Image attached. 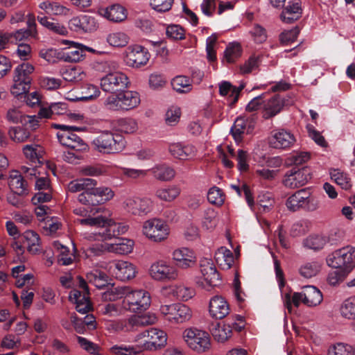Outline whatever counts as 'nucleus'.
I'll return each instance as SVG.
<instances>
[{
    "mask_svg": "<svg viewBox=\"0 0 355 355\" xmlns=\"http://www.w3.org/2000/svg\"><path fill=\"white\" fill-rule=\"evenodd\" d=\"M162 293L165 296H172L178 300L187 302L195 296L196 291L192 287L176 284L163 287Z\"/></svg>",
    "mask_w": 355,
    "mask_h": 355,
    "instance_id": "nucleus-18",
    "label": "nucleus"
},
{
    "mask_svg": "<svg viewBox=\"0 0 355 355\" xmlns=\"http://www.w3.org/2000/svg\"><path fill=\"white\" fill-rule=\"evenodd\" d=\"M91 212L92 216L89 215L85 218H78L76 222L84 226L101 227L107 225L112 216L111 211L104 207L94 208Z\"/></svg>",
    "mask_w": 355,
    "mask_h": 355,
    "instance_id": "nucleus-16",
    "label": "nucleus"
},
{
    "mask_svg": "<svg viewBox=\"0 0 355 355\" xmlns=\"http://www.w3.org/2000/svg\"><path fill=\"white\" fill-rule=\"evenodd\" d=\"M283 300L284 306L291 312L292 309V304L296 307H298L301 303L304 304L303 290L302 292L294 293L292 297L289 293L285 294L283 297Z\"/></svg>",
    "mask_w": 355,
    "mask_h": 355,
    "instance_id": "nucleus-62",
    "label": "nucleus"
},
{
    "mask_svg": "<svg viewBox=\"0 0 355 355\" xmlns=\"http://www.w3.org/2000/svg\"><path fill=\"white\" fill-rule=\"evenodd\" d=\"M69 27L77 33H87L96 30L98 24L94 17L81 15L71 18L69 21Z\"/></svg>",
    "mask_w": 355,
    "mask_h": 355,
    "instance_id": "nucleus-19",
    "label": "nucleus"
},
{
    "mask_svg": "<svg viewBox=\"0 0 355 355\" xmlns=\"http://www.w3.org/2000/svg\"><path fill=\"white\" fill-rule=\"evenodd\" d=\"M230 132L235 141L239 144L243 140L245 133L248 134L251 132L250 122L244 118L238 117L231 128Z\"/></svg>",
    "mask_w": 355,
    "mask_h": 355,
    "instance_id": "nucleus-34",
    "label": "nucleus"
},
{
    "mask_svg": "<svg viewBox=\"0 0 355 355\" xmlns=\"http://www.w3.org/2000/svg\"><path fill=\"white\" fill-rule=\"evenodd\" d=\"M284 105L283 100L279 96H275L267 101L264 99L262 117L269 119L275 116L282 111Z\"/></svg>",
    "mask_w": 355,
    "mask_h": 355,
    "instance_id": "nucleus-29",
    "label": "nucleus"
},
{
    "mask_svg": "<svg viewBox=\"0 0 355 355\" xmlns=\"http://www.w3.org/2000/svg\"><path fill=\"white\" fill-rule=\"evenodd\" d=\"M172 255L177 266L182 269L191 268L196 262L194 252L187 248H180L175 250Z\"/></svg>",
    "mask_w": 355,
    "mask_h": 355,
    "instance_id": "nucleus-26",
    "label": "nucleus"
},
{
    "mask_svg": "<svg viewBox=\"0 0 355 355\" xmlns=\"http://www.w3.org/2000/svg\"><path fill=\"white\" fill-rule=\"evenodd\" d=\"M8 184L10 190L18 196H23L28 193L27 184L18 171L13 170L10 172Z\"/></svg>",
    "mask_w": 355,
    "mask_h": 355,
    "instance_id": "nucleus-28",
    "label": "nucleus"
},
{
    "mask_svg": "<svg viewBox=\"0 0 355 355\" xmlns=\"http://www.w3.org/2000/svg\"><path fill=\"white\" fill-rule=\"evenodd\" d=\"M209 331L214 338L220 343L225 342L232 335V327L225 323H212L210 326Z\"/></svg>",
    "mask_w": 355,
    "mask_h": 355,
    "instance_id": "nucleus-32",
    "label": "nucleus"
},
{
    "mask_svg": "<svg viewBox=\"0 0 355 355\" xmlns=\"http://www.w3.org/2000/svg\"><path fill=\"white\" fill-rule=\"evenodd\" d=\"M123 307L132 312L146 310L150 304V296L145 290L132 291L128 287L125 298L123 300Z\"/></svg>",
    "mask_w": 355,
    "mask_h": 355,
    "instance_id": "nucleus-8",
    "label": "nucleus"
},
{
    "mask_svg": "<svg viewBox=\"0 0 355 355\" xmlns=\"http://www.w3.org/2000/svg\"><path fill=\"white\" fill-rule=\"evenodd\" d=\"M200 268L204 279L209 286H216L220 284V275L211 259H202L200 261Z\"/></svg>",
    "mask_w": 355,
    "mask_h": 355,
    "instance_id": "nucleus-25",
    "label": "nucleus"
},
{
    "mask_svg": "<svg viewBox=\"0 0 355 355\" xmlns=\"http://www.w3.org/2000/svg\"><path fill=\"white\" fill-rule=\"evenodd\" d=\"M114 196V191L108 187L94 186L91 193L81 196L82 204L85 205H97L111 200Z\"/></svg>",
    "mask_w": 355,
    "mask_h": 355,
    "instance_id": "nucleus-14",
    "label": "nucleus"
},
{
    "mask_svg": "<svg viewBox=\"0 0 355 355\" xmlns=\"http://www.w3.org/2000/svg\"><path fill=\"white\" fill-rule=\"evenodd\" d=\"M103 16L110 21L119 22L123 21L126 17L125 9L119 5H112L103 10Z\"/></svg>",
    "mask_w": 355,
    "mask_h": 355,
    "instance_id": "nucleus-45",
    "label": "nucleus"
},
{
    "mask_svg": "<svg viewBox=\"0 0 355 355\" xmlns=\"http://www.w3.org/2000/svg\"><path fill=\"white\" fill-rule=\"evenodd\" d=\"M286 208L293 212L303 209L315 211L320 207L318 198L309 189H302L290 196L286 201Z\"/></svg>",
    "mask_w": 355,
    "mask_h": 355,
    "instance_id": "nucleus-1",
    "label": "nucleus"
},
{
    "mask_svg": "<svg viewBox=\"0 0 355 355\" xmlns=\"http://www.w3.org/2000/svg\"><path fill=\"white\" fill-rule=\"evenodd\" d=\"M157 317L154 313L133 315L125 320V332H135L140 327L155 324Z\"/></svg>",
    "mask_w": 355,
    "mask_h": 355,
    "instance_id": "nucleus-20",
    "label": "nucleus"
},
{
    "mask_svg": "<svg viewBox=\"0 0 355 355\" xmlns=\"http://www.w3.org/2000/svg\"><path fill=\"white\" fill-rule=\"evenodd\" d=\"M326 262L329 267L349 273L355 268V248L347 245L338 249L327 256Z\"/></svg>",
    "mask_w": 355,
    "mask_h": 355,
    "instance_id": "nucleus-2",
    "label": "nucleus"
},
{
    "mask_svg": "<svg viewBox=\"0 0 355 355\" xmlns=\"http://www.w3.org/2000/svg\"><path fill=\"white\" fill-rule=\"evenodd\" d=\"M150 57V53L144 46L130 45L125 51L124 61L129 67L139 68L147 64Z\"/></svg>",
    "mask_w": 355,
    "mask_h": 355,
    "instance_id": "nucleus-13",
    "label": "nucleus"
},
{
    "mask_svg": "<svg viewBox=\"0 0 355 355\" xmlns=\"http://www.w3.org/2000/svg\"><path fill=\"white\" fill-rule=\"evenodd\" d=\"M128 292L127 286L111 287L101 293V301L115 302L116 301L125 298Z\"/></svg>",
    "mask_w": 355,
    "mask_h": 355,
    "instance_id": "nucleus-40",
    "label": "nucleus"
},
{
    "mask_svg": "<svg viewBox=\"0 0 355 355\" xmlns=\"http://www.w3.org/2000/svg\"><path fill=\"white\" fill-rule=\"evenodd\" d=\"M249 34L256 44H263L268 38L266 29L259 24H254L249 31Z\"/></svg>",
    "mask_w": 355,
    "mask_h": 355,
    "instance_id": "nucleus-57",
    "label": "nucleus"
},
{
    "mask_svg": "<svg viewBox=\"0 0 355 355\" xmlns=\"http://www.w3.org/2000/svg\"><path fill=\"white\" fill-rule=\"evenodd\" d=\"M93 144L98 152L111 154L121 152L125 146V141L121 135L105 131L93 140Z\"/></svg>",
    "mask_w": 355,
    "mask_h": 355,
    "instance_id": "nucleus-4",
    "label": "nucleus"
},
{
    "mask_svg": "<svg viewBox=\"0 0 355 355\" xmlns=\"http://www.w3.org/2000/svg\"><path fill=\"white\" fill-rule=\"evenodd\" d=\"M329 241V239L326 236L313 234L304 239L303 244L306 248L317 251L322 250Z\"/></svg>",
    "mask_w": 355,
    "mask_h": 355,
    "instance_id": "nucleus-47",
    "label": "nucleus"
},
{
    "mask_svg": "<svg viewBox=\"0 0 355 355\" xmlns=\"http://www.w3.org/2000/svg\"><path fill=\"white\" fill-rule=\"evenodd\" d=\"M62 43L69 45L62 53V58L64 61L77 62L83 59L85 57L82 49L83 44L67 40H62Z\"/></svg>",
    "mask_w": 355,
    "mask_h": 355,
    "instance_id": "nucleus-27",
    "label": "nucleus"
},
{
    "mask_svg": "<svg viewBox=\"0 0 355 355\" xmlns=\"http://www.w3.org/2000/svg\"><path fill=\"white\" fill-rule=\"evenodd\" d=\"M181 193V188L176 184H171L158 188L155 196L161 201L172 202L175 200Z\"/></svg>",
    "mask_w": 355,
    "mask_h": 355,
    "instance_id": "nucleus-31",
    "label": "nucleus"
},
{
    "mask_svg": "<svg viewBox=\"0 0 355 355\" xmlns=\"http://www.w3.org/2000/svg\"><path fill=\"white\" fill-rule=\"evenodd\" d=\"M108 270L121 281L129 280L135 277L136 274L135 266L130 262L122 260H115L110 262Z\"/></svg>",
    "mask_w": 355,
    "mask_h": 355,
    "instance_id": "nucleus-17",
    "label": "nucleus"
},
{
    "mask_svg": "<svg viewBox=\"0 0 355 355\" xmlns=\"http://www.w3.org/2000/svg\"><path fill=\"white\" fill-rule=\"evenodd\" d=\"M311 178L310 170L308 168H293L285 174L283 184L287 188L295 189L305 185Z\"/></svg>",
    "mask_w": 355,
    "mask_h": 355,
    "instance_id": "nucleus-15",
    "label": "nucleus"
},
{
    "mask_svg": "<svg viewBox=\"0 0 355 355\" xmlns=\"http://www.w3.org/2000/svg\"><path fill=\"white\" fill-rule=\"evenodd\" d=\"M24 238L28 251L33 254L40 251V239L39 235L33 230H27L24 233Z\"/></svg>",
    "mask_w": 355,
    "mask_h": 355,
    "instance_id": "nucleus-48",
    "label": "nucleus"
},
{
    "mask_svg": "<svg viewBox=\"0 0 355 355\" xmlns=\"http://www.w3.org/2000/svg\"><path fill=\"white\" fill-rule=\"evenodd\" d=\"M110 352L113 355H139L140 350L135 345H114L110 348Z\"/></svg>",
    "mask_w": 355,
    "mask_h": 355,
    "instance_id": "nucleus-56",
    "label": "nucleus"
},
{
    "mask_svg": "<svg viewBox=\"0 0 355 355\" xmlns=\"http://www.w3.org/2000/svg\"><path fill=\"white\" fill-rule=\"evenodd\" d=\"M241 46L238 42L230 43L225 51L223 61L225 60L228 63L234 62L241 55Z\"/></svg>",
    "mask_w": 355,
    "mask_h": 355,
    "instance_id": "nucleus-54",
    "label": "nucleus"
},
{
    "mask_svg": "<svg viewBox=\"0 0 355 355\" xmlns=\"http://www.w3.org/2000/svg\"><path fill=\"white\" fill-rule=\"evenodd\" d=\"M304 304L308 306H315L322 301V294L313 286L303 287Z\"/></svg>",
    "mask_w": 355,
    "mask_h": 355,
    "instance_id": "nucleus-36",
    "label": "nucleus"
},
{
    "mask_svg": "<svg viewBox=\"0 0 355 355\" xmlns=\"http://www.w3.org/2000/svg\"><path fill=\"white\" fill-rule=\"evenodd\" d=\"M62 78L68 82L78 83L87 78L86 72L80 67H69L62 72Z\"/></svg>",
    "mask_w": 355,
    "mask_h": 355,
    "instance_id": "nucleus-43",
    "label": "nucleus"
},
{
    "mask_svg": "<svg viewBox=\"0 0 355 355\" xmlns=\"http://www.w3.org/2000/svg\"><path fill=\"white\" fill-rule=\"evenodd\" d=\"M216 263L223 270H229L234 263V256L231 250L220 247L215 253Z\"/></svg>",
    "mask_w": 355,
    "mask_h": 355,
    "instance_id": "nucleus-39",
    "label": "nucleus"
},
{
    "mask_svg": "<svg viewBox=\"0 0 355 355\" xmlns=\"http://www.w3.org/2000/svg\"><path fill=\"white\" fill-rule=\"evenodd\" d=\"M25 157L31 162L37 164L42 163V155L44 154L43 147L37 144H31L24 146L22 148Z\"/></svg>",
    "mask_w": 355,
    "mask_h": 355,
    "instance_id": "nucleus-38",
    "label": "nucleus"
},
{
    "mask_svg": "<svg viewBox=\"0 0 355 355\" xmlns=\"http://www.w3.org/2000/svg\"><path fill=\"white\" fill-rule=\"evenodd\" d=\"M321 264L316 261L303 264L299 269L300 274L304 278H311L320 270Z\"/></svg>",
    "mask_w": 355,
    "mask_h": 355,
    "instance_id": "nucleus-58",
    "label": "nucleus"
},
{
    "mask_svg": "<svg viewBox=\"0 0 355 355\" xmlns=\"http://www.w3.org/2000/svg\"><path fill=\"white\" fill-rule=\"evenodd\" d=\"M107 227L105 232H103V236L105 239H110L116 237L121 234L125 233L128 230V226L123 223H116L112 220L111 216L110 220L105 226Z\"/></svg>",
    "mask_w": 355,
    "mask_h": 355,
    "instance_id": "nucleus-46",
    "label": "nucleus"
},
{
    "mask_svg": "<svg viewBox=\"0 0 355 355\" xmlns=\"http://www.w3.org/2000/svg\"><path fill=\"white\" fill-rule=\"evenodd\" d=\"M168 150L174 158L180 160L191 159L196 155V147L193 145L182 142L170 144Z\"/></svg>",
    "mask_w": 355,
    "mask_h": 355,
    "instance_id": "nucleus-23",
    "label": "nucleus"
},
{
    "mask_svg": "<svg viewBox=\"0 0 355 355\" xmlns=\"http://www.w3.org/2000/svg\"><path fill=\"white\" fill-rule=\"evenodd\" d=\"M217 212L212 208L205 210L202 220V226L207 230H212L217 225Z\"/></svg>",
    "mask_w": 355,
    "mask_h": 355,
    "instance_id": "nucleus-61",
    "label": "nucleus"
},
{
    "mask_svg": "<svg viewBox=\"0 0 355 355\" xmlns=\"http://www.w3.org/2000/svg\"><path fill=\"white\" fill-rule=\"evenodd\" d=\"M153 177L162 182L171 181L176 175L175 169L167 164H158L150 169Z\"/></svg>",
    "mask_w": 355,
    "mask_h": 355,
    "instance_id": "nucleus-35",
    "label": "nucleus"
},
{
    "mask_svg": "<svg viewBox=\"0 0 355 355\" xmlns=\"http://www.w3.org/2000/svg\"><path fill=\"white\" fill-rule=\"evenodd\" d=\"M119 96L121 101L123 110H130L137 107L140 103L139 94L133 91H124L120 92Z\"/></svg>",
    "mask_w": 355,
    "mask_h": 355,
    "instance_id": "nucleus-42",
    "label": "nucleus"
},
{
    "mask_svg": "<svg viewBox=\"0 0 355 355\" xmlns=\"http://www.w3.org/2000/svg\"><path fill=\"white\" fill-rule=\"evenodd\" d=\"M331 179L345 190H349L352 187L351 178L349 175L338 168L329 170Z\"/></svg>",
    "mask_w": 355,
    "mask_h": 355,
    "instance_id": "nucleus-44",
    "label": "nucleus"
},
{
    "mask_svg": "<svg viewBox=\"0 0 355 355\" xmlns=\"http://www.w3.org/2000/svg\"><path fill=\"white\" fill-rule=\"evenodd\" d=\"M209 313L211 318L221 320L230 313V306L227 300L220 295L212 297L209 303Z\"/></svg>",
    "mask_w": 355,
    "mask_h": 355,
    "instance_id": "nucleus-24",
    "label": "nucleus"
},
{
    "mask_svg": "<svg viewBox=\"0 0 355 355\" xmlns=\"http://www.w3.org/2000/svg\"><path fill=\"white\" fill-rule=\"evenodd\" d=\"M191 80L185 76H177L173 78L171 85L178 93H188L192 89Z\"/></svg>",
    "mask_w": 355,
    "mask_h": 355,
    "instance_id": "nucleus-52",
    "label": "nucleus"
},
{
    "mask_svg": "<svg viewBox=\"0 0 355 355\" xmlns=\"http://www.w3.org/2000/svg\"><path fill=\"white\" fill-rule=\"evenodd\" d=\"M352 346L338 343L330 347L328 349V355H352Z\"/></svg>",
    "mask_w": 355,
    "mask_h": 355,
    "instance_id": "nucleus-64",
    "label": "nucleus"
},
{
    "mask_svg": "<svg viewBox=\"0 0 355 355\" xmlns=\"http://www.w3.org/2000/svg\"><path fill=\"white\" fill-rule=\"evenodd\" d=\"M42 228L46 234L55 233L61 227L58 218L46 216L42 219Z\"/></svg>",
    "mask_w": 355,
    "mask_h": 355,
    "instance_id": "nucleus-60",
    "label": "nucleus"
},
{
    "mask_svg": "<svg viewBox=\"0 0 355 355\" xmlns=\"http://www.w3.org/2000/svg\"><path fill=\"white\" fill-rule=\"evenodd\" d=\"M33 71L34 67L28 62L22 63L14 69L13 85L10 89L14 96H19L28 92Z\"/></svg>",
    "mask_w": 355,
    "mask_h": 355,
    "instance_id": "nucleus-5",
    "label": "nucleus"
},
{
    "mask_svg": "<svg viewBox=\"0 0 355 355\" xmlns=\"http://www.w3.org/2000/svg\"><path fill=\"white\" fill-rule=\"evenodd\" d=\"M87 281L98 288H103L109 284L110 277L104 272L95 268L86 275Z\"/></svg>",
    "mask_w": 355,
    "mask_h": 355,
    "instance_id": "nucleus-41",
    "label": "nucleus"
},
{
    "mask_svg": "<svg viewBox=\"0 0 355 355\" xmlns=\"http://www.w3.org/2000/svg\"><path fill=\"white\" fill-rule=\"evenodd\" d=\"M295 142L294 135L290 132L279 129L272 132L269 139L270 145L275 148L286 149L291 147Z\"/></svg>",
    "mask_w": 355,
    "mask_h": 355,
    "instance_id": "nucleus-22",
    "label": "nucleus"
},
{
    "mask_svg": "<svg viewBox=\"0 0 355 355\" xmlns=\"http://www.w3.org/2000/svg\"><path fill=\"white\" fill-rule=\"evenodd\" d=\"M129 85L126 74L121 71L108 73L101 79V87L106 92L114 93L123 91Z\"/></svg>",
    "mask_w": 355,
    "mask_h": 355,
    "instance_id": "nucleus-11",
    "label": "nucleus"
},
{
    "mask_svg": "<svg viewBox=\"0 0 355 355\" xmlns=\"http://www.w3.org/2000/svg\"><path fill=\"white\" fill-rule=\"evenodd\" d=\"M10 138L15 142L23 143L31 137L29 130L23 127H12L8 130Z\"/></svg>",
    "mask_w": 355,
    "mask_h": 355,
    "instance_id": "nucleus-55",
    "label": "nucleus"
},
{
    "mask_svg": "<svg viewBox=\"0 0 355 355\" xmlns=\"http://www.w3.org/2000/svg\"><path fill=\"white\" fill-rule=\"evenodd\" d=\"M96 309L100 314L109 318L118 317L126 311V308L123 307V302L121 304H118L101 301Z\"/></svg>",
    "mask_w": 355,
    "mask_h": 355,
    "instance_id": "nucleus-30",
    "label": "nucleus"
},
{
    "mask_svg": "<svg viewBox=\"0 0 355 355\" xmlns=\"http://www.w3.org/2000/svg\"><path fill=\"white\" fill-rule=\"evenodd\" d=\"M53 247L58 251V261L63 266H68L72 263L73 255L68 248L61 244L59 241L53 243Z\"/></svg>",
    "mask_w": 355,
    "mask_h": 355,
    "instance_id": "nucleus-51",
    "label": "nucleus"
},
{
    "mask_svg": "<svg viewBox=\"0 0 355 355\" xmlns=\"http://www.w3.org/2000/svg\"><path fill=\"white\" fill-rule=\"evenodd\" d=\"M143 233L150 240L160 242L167 238L169 234V227L164 221L153 218L144 222Z\"/></svg>",
    "mask_w": 355,
    "mask_h": 355,
    "instance_id": "nucleus-10",
    "label": "nucleus"
},
{
    "mask_svg": "<svg viewBox=\"0 0 355 355\" xmlns=\"http://www.w3.org/2000/svg\"><path fill=\"white\" fill-rule=\"evenodd\" d=\"M55 127L59 129L57 137L60 144L72 150L88 151L89 146L85 141L74 132L83 128L74 126L58 124Z\"/></svg>",
    "mask_w": 355,
    "mask_h": 355,
    "instance_id": "nucleus-3",
    "label": "nucleus"
},
{
    "mask_svg": "<svg viewBox=\"0 0 355 355\" xmlns=\"http://www.w3.org/2000/svg\"><path fill=\"white\" fill-rule=\"evenodd\" d=\"M123 207L132 215L143 216L153 210V202L148 198L128 197L124 200Z\"/></svg>",
    "mask_w": 355,
    "mask_h": 355,
    "instance_id": "nucleus-12",
    "label": "nucleus"
},
{
    "mask_svg": "<svg viewBox=\"0 0 355 355\" xmlns=\"http://www.w3.org/2000/svg\"><path fill=\"white\" fill-rule=\"evenodd\" d=\"M159 311L166 320L174 324L186 322L192 317L191 309L182 303L162 305Z\"/></svg>",
    "mask_w": 355,
    "mask_h": 355,
    "instance_id": "nucleus-7",
    "label": "nucleus"
},
{
    "mask_svg": "<svg viewBox=\"0 0 355 355\" xmlns=\"http://www.w3.org/2000/svg\"><path fill=\"white\" fill-rule=\"evenodd\" d=\"M106 40L110 46L121 48L125 46L129 43L130 38L126 33L119 31L108 34Z\"/></svg>",
    "mask_w": 355,
    "mask_h": 355,
    "instance_id": "nucleus-53",
    "label": "nucleus"
},
{
    "mask_svg": "<svg viewBox=\"0 0 355 355\" xmlns=\"http://www.w3.org/2000/svg\"><path fill=\"white\" fill-rule=\"evenodd\" d=\"M38 21L44 27L48 28L49 30L53 31L55 33L64 35L68 33L67 29L62 24L58 22H53L49 21L48 18L45 16L44 17H37Z\"/></svg>",
    "mask_w": 355,
    "mask_h": 355,
    "instance_id": "nucleus-59",
    "label": "nucleus"
},
{
    "mask_svg": "<svg viewBox=\"0 0 355 355\" xmlns=\"http://www.w3.org/2000/svg\"><path fill=\"white\" fill-rule=\"evenodd\" d=\"M243 86L236 87L233 86L228 81H223L219 84V94L221 96H227L232 98V103L237 101L240 92L243 89Z\"/></svg>",
    "mask_w": 355,
    "mask_h": 355,
    "instance_id": "nucleus-49",
    "label": "nucleus"
},
{
    "mask_svg": "<svg viewBox=\"0 0 355 355\" xmlns=\"http://www.w3.org/2000/svg\"><path fill=\"white\" fill-rule=\"evenodd\" d=\"M6 118L10 122L13 123H24L26 122V119H28V123L34 128L37 125L38 122L35 116H26L19 109L16 107L11 108L8 111Z\"/></svg>",
    "mask_w": 355,
    "mask_h": 355,
    "instance_id": "nucleus-37",
    "label": "nucleus"
},
{
    "mask_svg": "<svg viewBox=\"0 0 355 355\" xmlns=\"http://www.w3.org/2000/svg\"><path fill=\"white\" fill-rule=\"evenodd\" d=\"M147 339L143 343L144 349L146 350H156L166 345L167 342V334L162 329L150 328L147 329Z\"/></svg>",
    "mask_w": 355,
    "mask_h": 355,
    "instance_id": "nucleus-21",
    "label": "nucleus"
},
{
    "mask_svg": "<svg viewBox=\"0 0 355 355\" xmlns=\"http://www.w3.org/2000/svg\"><path fill=\"white\" fill-rule=\"evenodd\" d=\"M207 200L213 205H222L225 200L223 191L216 187H211L207 193Z\"/></svg>",
    "mask_w": 355,
    "mask_h": 355,
    "instance_id": "nucleus-63",
    "label": "nucleus"
},
{
    "mask_svg": "<svg viewBox=\"0 0 355 355\" xmlns=\"http://www.w3.org/2000/svg\"><path fill=\"white\" fill-rule=\"evenodd\" d=\"M150 277L158 282H173L178 279V270L164 260H158L153 262L149 269Z\"/></svg>",
    "mask_w": 355,
    "mask_h": 355,
    "instance_id": "nucleus-9",
    "label": "nucleus"
},
{
    "mask_svg": "<svg viewBox=\"0 0 355 355\" xmlns=\"http://www.w3.org/2000/svg\"><path fill=\"white\" fill-rule=\"evenodd\" d=\"M117 242L106 244L105 249L110 252L119 254H127L130 253L134 247V241L125 238H119Z\"/></svg>",
    "mask_w": 355,
    "mask_h": 355,
    "instance_id": "nucleus-33",
    "label": "nucleus"
},
{
    "mask_svg": "<svg viewBox=\"0 0 355 355\" xmlns=\"http://www.w3.org/2000/svg\"><path fill=\"white\" fill-rule=\"evenodd\" d=\"M182 336L187 347L197 353H203L210 347V336L207 332L201 329L187 328L183 331Z\"/></svg>",
    "mask_w": 355,
    "mask_h": 355,
    "instance_id": "nucleus-6",
    "label": "nucleus"
},
{
    "mask_svg": "<svg viewBox=\"0 0 355 355\" xmlns=\"http://www.w3.org/2000/svg\"><path fill=\"white\" fill-rule=\"evenodd\" d=\"M259 211L263 213L270 211L275 205L273 195L269 192H261L257 196Z\"/></svg>",
    "mask_w": 355,
    "mask_h": 355,
    "instance_id": "nucleus-50",
    "label": "nucleus"
}]
</instances>
